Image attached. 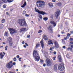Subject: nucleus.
<instances>
[{"mask_svg":"<svg viewBox=\"0 0 73 73\" xmlns=\"http://www.w3.org/2000/svg\"><path fill=\"white\" fill-rule=\"evenodd\" d=\"M33 57L35 58V59L36 61H38L40 60V58L38 55V52L36 50H34L33 52Z\"/></svg>","mask_w":73,"mask_h":73,"instance_id":"nucleus-1","label":"nucleus"},{"mask_svg":"<svg viewBox=\"0 0 73 73\" xmlns=\"http://www.w3.org/2000/svg\"><path fill=\"white\" fill-rule=\"evenodd\" d=\"M18 23L21 26H27V24L26 23V22L25 21V19H19L18 21Z\"/></svg>","mask_w":73,"mask_h":73,"instance_id":"nucleus-2","label":"nucleus"},{"mask_svg":"<svg viewBox=\"0 0 73 73\" xmlns=\"http://www.w3.org/2000/svg\"><path fill=\"white\" fill-rule=\"evenodd\" d=\"M45 4V2L42 1H38L36 3V5L39 8H44Z\"/></svg>","mask_w":73,"mask_h":73,"instance_id":"nucleus-3","label":"nucleus"},{"mask_svg":"<svg viewBox=\"0 0 73 73\" xmlns=\"http://www.w3.org/2000/svg\"><path fill=\"white\" fill-rule=\"evenodd\" d=\"M52 61L49 59H47L46 60V62L47 64V66H50L52 65Z\"/></svg>","mask_w":73,"mask_h":73,"instance_id":"nucleus-4","label":"nucleus"},{"mask_svg":"<svg viewBox=\"0 0 73 73\" xmlns=\"http://www.w3.org/2000/svg\"><path fill=\"white\" fill-rule=\"evenodd\" d=\"M35 11H36V12H38L39 14H41V15H44L46 14V13L42 11H40L39 10H38V9H37V8L35 7Z\"/></svg>","mask_w":73,"mask_h":73,"instance_id":"nucleus-5","label":"nucleus"},{"mask_svg":"<svg viewBox=\"0 0 73 73\" xmlns=\"http://www.w3.org/2000/svg\"><path fill=\"white\" fill-rule=\"evenodd\" d=\"M64 69H65V67L64 66V64H61L58 66V69L60 71L63 70Z\"/></svg>","mask_w":73,"mask_h":73,"instance_id":"nucleus-6","label":"nucleus"},{"mask_svg":"<svg viewBox=\"0 0 73 73\" xmlns=\"http://www.w3.org/2000/svg\"><path fill=\"white\" fill-rule=\"evenodd\" d=\"M9 30L11 35H13V33H17V30L13 29H9Z\"/></svg>","mask_w":73,"mask_h":73,"instance_id":"nucleus-7","label":"nucleus"},{"mask_svg":"<svg viewBox=\"0 0 73 73\" xmlns=\"http://www.w3.org/2000/svg\"><path fill=\"white\" fill-rule=\"evenodd\" d=\"M12 66H13L12 61H11L7 64V67L9 69H11V68H12Z\"/></svg>","mask_w":73,"mask_h":73,"instance_id":"nucleus-8","label":"nucleus"},{"mask_svg":"<svg viewBox=\"0 0 73 73\" xmlns=\"http://www.w3.org/2000/svg\"><path fill=\"white\" fill-rule=\"evenodd\" d=\"M60 10L55 12V16L56 17V19H58V17H59V15H60Z\"/></svg>","mask_w":73,"mask_h":73,"instance_id":"nucleus-9","label":"nucleus"},{"mask_svg":"<svg viewBox=\"0 0 73 73\" xmlns=\"http://www.w3.org/2000/svg\"><path fill=\"white\" fill-rule=\"evenodd\" d=\"M21 3L22 4H24L23 5L21 6L22 8H24V7H25L26 5H27V3L26 2H25V0H23L21 2Z\"/></svg>","mask_w":73,"mask_h":73,"instance_id":"nucleus-10","label":"nucleus"},{"mask_svg":"<svg viewBox=\"0 0 73 73\" xmlns=\"http://www.w3.org/2000/svg\"><path fill=\"white\" fill-rule=\"evenodd\" d=\"M50 23L51 24H52L54 27H55L56 26V23L53 21H50Z\"/></svg>","mask_w":73,"mask_h":73,"instance_id":"nucleus-11","label":"nucleus"},{"mask_svg":"<svg viewBox=\"0 0 73 73\" xmlns=\"http://www.w3.org/2000/svg\"><path fill=\"white\" fill-rule=\"evenodd\" d=\"M54 43L56 48H59L60 47L59 46V44H58V42H57L56 41H55L54 42Z\"/></svg>","mask_w":73,"mask_h":73,"instance_id":"nucleus-12","label":"nucleus"},{"mask_svg":"<svg viewBox=\"0 0 73 73\" xmlns=\"http://www.w3.org/2000/svg\"><path fill=\"white\" fill-rule=\"evenodd\" d=\"M3 3H7V0H0V6L2 5V4Z\"/></svg>","mask_w":73,"mask_h":73,"instance_id":"nucleus-13","label":"nucleus"},{"mask_svg":"<svg viewBox=\"0 0 73 73\" xmlns=\"http://www.w3.org/2000/svg\"><path fill=\"white\" fill-rule=\"evenodd\" d=\"M58 58L59 59V62H61L62 61V58H61V56L59 55L58 57Z\"/></svg>","mask_w":73,"mask_h":73,"instance_id":"nucleus-14","label":"nucleus"},{"mask_svg":"<svg viewBox=\"0 0 73 73\" xmlns=\"http://www.w3.org/2000/svg\"><path fill=\"white\" fill-rule=\"evenodd\" d=\"M48 45H50V44H52V45H53V43L52 42V41L51 40H50L48 42Z\"/></svg>","mask_w":73,"mask_h":73,"instance_id":"nucleus-15","label":"nucleus"},{"mask_svg":"<svg viewBox=\"0 0 73 73\" xmlns=\"http://www.w3.org/2000/svg\"><path fill=\"white\" fill-rule=\"evenodd\" d=\"M54 69L55 70H57V65L55 64L54 66Z\"/></svg>","mask_w":73,"mask_h":73,"instance_id":"nucleus-16","label":"nucleus"},{"mask_svg":"<svg viewBox=\"0 0 73 73\" xmlns=\"http://www.w3.org/2000/svg\"><path fill=\"white\" fill-rule=\"evenodd\" d=\"M43 38L44 40H48V38H47V36L46 35H44Z\"/></svg>","mask_w":73,"mask_h":73,"instance_id":"nucleus-17","label":"nucleus"},{"mask_svg":"<svg viewBox=\"0 0 73 73\" xmlns=\"http://www.w3.org/2000/svg\"><path fill=\"white\" fill-rule=\"evenodd\" d=\"M52 25H50L49 27V28L50 29V30L51 31V33L53 32V30H52Z\"/></svg>","mask_w":73,"mask_h":73,"instance_id":"nucleus-18","label":"nucleus"},{"mask_svg":"<svg viewBox=\"0 0 73 73\" xmlns=\"http://www.w3.org/2000/svg\"><path fill=\"white\" fill-rule=\"evenodd\" d=\"M40 43L41 44V46L42 48H44V43H43V42L41 41L40 42Z\"/></svg>","mask_w":73,"mask_h":73,"instance_id":"nucleus-19","label":"nucleus"},{"mask_svg":"<svg viewBox=\"0 0 73 73\" xmlns=\"http://www.w3.org/2000/svg\"><path fill=\"white\" fill-rule=\"evenodd\" d=\"M3 57H4V55H3L2 52L0 54V58H1V59H3Z\"/></svg>","mask_w":73,"mask_h":73,"instance_id":"nucleus-20","label":"nucleus"},{"mask_svg":"<svg viewBox=\"0 0 73 73\" xmlns=\"http://www.w3.org/2000/svg\"><path fill=\"white\" fill-rule=\"evenodd\" d=\"M12 44H13V42H12V41H9V45L10 46H12Z\"/></svg>","mask_w":73,"mask_h":73,"instance_id":"nucleus-21","label":"nucleus"},{"mask_svg":"<svg viewBox=\"0 0 73 73\" xmlns=\"http://www.w3.org/2000/svg\"><path fill=\"white\" fill-rule=\"evenodd\" d=\"M69 20L68 19L66 21L65 23L66 25H69Z\"/></svg>","mask_w":73,"mask_h":73,"instance_id":"nucleus-22","label":"nucleus"},{"mask_svg":"<svg viewBox=\"0 0 73 73\" xmlns=\"http://www.w3.org/2000/svg\"><path fill=\"white\" fill-rule=\"evenodd\" d=\"M12 38L11 37L8 38H7V40L9 41H9H12Z\"/></svg>","mask_w":73,"mask_h":73,"instance_id":"nucleus-23","label":"nucleus"},{"mask_svg":"<svg viewBox=\"0 0 73 73\" xmlns=\"http://www.w3.org/2000/svg\"><path fill=\"white\" fill-rule=\"evenodd\" d=\"M0 29H3V27H4V25L3 24H0Z\"/></svg>","mask_w":73,"mask_h":73,"instance_id":"nucleus-24","label":"nucleus"},{"mask_svg":"<svg viewBox=\"0 0 73 73\" xmlns=\"http://www.w3.org/2000/svg\"><path fill=\"white\" fill-rule=\"evenodd\" d=\"M48 5L50 7H53V4L52 3H49L48 4Z\"/></svg>","mask_w":73,"mask_h":73,"instance_id":"nucleus-25","label":"nucleus"},{"mask_svg":"<svg viewBox=\"0 0 73 73\" xmlns=\"http://www.w3.org/2000/svg\"><path fill=\"white\" fill-rule=\"evenodd\" d=\"M27 31V28H23L21 29V31Z\"/></svg>","mask_w":73,"mask_h":73,"instance_id":"nucleus-26","label":"nucleus"},{"mask_svg":"<svg viewBox=\"0 0 73 73\" xmlns=\"http://www.w3.org/2000/svg\"><path fill=\"white\" fill-rule=\"evenodd\" d=\"M8 32L7 31H5V36H8Z\"/></svg>","mask_w":73,"mask_h":73,"instance_id":"nucleus-27","label":"nucleus"},{"mask_svg":"<svg viewBox=\"0 0 73 73\" xmlns=\"http://www.w3.org/2000/svg\"><path fill=\"white\" fill-rule=\"evenodd\" d=\"M48 18L47 17H45L43 18V20L44 21H47V20H48Z\"/></svg>","mask_w":73,"mask_h":73,"instance_id":"nucleus-28","label":"nucleus"},{"mask_svg":"<svg viewBox=\"0 0 73 73\" xmlns=\"http://www.w3.org/2000/svg\"><path fill=\"white\" fill-rule=\"evenodd\" d=\"M13 60L14 61L16 62L17 61V59H16V57H14V58L13 59Z\"/></svg>","mask_w":73,"mask_h":73,"instance_id":"nucleus-29","label":"nucleus"},{"mask_svg":"<svg viewBox=\"0 0 73 73\" xmlns=\"http://www.w3.org/2000/svg\"><path fill=\"white\" fill-rule=\"evenodd\" d=\"M1 22H2V23H5V19H3L2 20Z\"/></svg>","mask_w":73,"mask_h":73,"instance_id":"nucleus-30","label":"nucleus"},{"mask_svg":"<svg viewBox=\"0 0 73 73\" xmlns=\"http://www.w3.org/2000/svg\"><path fill=\"white\" fill-rule=\"evenodd\" d=\"M62 42L63 44H65V42L64 41V39H62Z\"/></svg>","mask_w":73,"mask_h":73,"instance_id":"nucleus-31","label":"nucleus"},{"mask_svg":"<svg viewBox=\"0 0 73 73\" xmlns=\"http://www.w3.org/2000/svg\"><path fill=\"white\" fill-rule=\"evenodd\" d=\"M39 17L40 19H42V16L41 15H39Z\"/></svg>","mask_w":73,"mask_h":73,"instance_id":"nucleus-32","label":"nucleus"},{"mask_svg":"<svg viewBox=\"0 0 73 73\" xmlns=\"http://www.w3.org/2000/svg\"><path fill=\"white\" fill-rule=\"evenodd\" d=\"M66 56L67 58H70V56H69V54H67L66 55Z\"/></svg>","mask_w":73,"mask_h":73,"instance_id":"nucleus-33","label":"nucleus"},{"mask_svg":"<svg viewBox=\"0 0 73 73\" xmlns=\"http://www.w3.org/2000/svg\"><path fill=\"white\" fill-rule=\"evenodd\" d=\"M40 62H41L42 64H43V63H44V60L40 59Z\"/></svg>","mask_w":73,"mask_h":73,"instance_id":"nucleus-34","label":"nucleus"},{"mask_svg":"<svg viewBox=\"0 0 73 73\" xmlns=\"http://www.w3.org/2000/svg\"><path fill=\"white\" fill-rule=\"evenodd\" d=\"M42 32V31L41 30H40L38 32V33H41Z\"/></svg>","mask_w":73,"mask_h":73,"instance_id":"nucleus-35","label":"nucleus"},{"mask_svg":"<svg viewBox=\"0 0 73 73\" xmlns=\"http://www.w3.org/2000/svg\"><path fill=\"white\" fill-rule=\"evenodd\" d=\"M8 2H9V3H11V2H12V1H11V0H7Z\"/></svg>","mask_w":73,"mask_h":73,"instance_id":"nucleus-36","label":"nucleus"},{"mask_svg":"<svg viewBox=\"0 0 73 73\" xmlns=\"http://www.w3.org/2000/svg\"><path fill=\"white\" fill-rule=\"evenodd\" d=\"M8 48V46H7L5 47V50H7V49Z\"/></svg>","mask_w":73,"mask_h":73,"instance_id":"nucleus-37","label":"nucleus"},{"mask_svg":"<svg viewBox=\"0 0 73 73\" xmlns=\"http://www.w3.org/2000/svg\"><path fill=\"white\" fill-rule=\"evenodd\" d=\"M26 13V11H24L23 12V14H24Z\"/></svg>","mask_w":73,"mask_h":73,"instance_id":"nucleus-38","label":"nucleus"},{"mask_svg":"<svg viewBox=\"0 0 73 73\" xmlns=\"http://www.w3.org/2000/svg\"><path fill=\"white\" fill-rule=\"evenodd\" d=\"M29 15L27 14H25V16L26 17H29Z\"/></svg>","mask_w":73,"mask_h":73,"instance_id":"nucleus-39","label":"nucleus"},{"mask_svg":"<svg viewBox=\"0 0 73 73\" xmlns=\"http://www.w3.org/2000/svg\"><path fill=\"white\" fill-rule=\"evenodd\" d=\"M67 36L68 37V36H70V34L69 33H68V34H67Z\"/></svg>","mask_w":73,"mask_h":73,"instance_id":"nucleus-40","label":"nucleus"},{"mask_svg":"<svg viewBox=\"0 0 73 73\" xmlns=\"http://www.w3.org/2000/svg\"><path fill=\"white\" fill-rule=\"evenodd\" d=\"M56 58V57H54L52 58L54 60V61H55V59Z\"/></svg>","mask_w":73,"mask_h":73,"instance_id":"nucleus-41","label":"nucleus"},{"mask_svg":"<svg viewBox=\"0 0 73 73\" xmlns=\"http://www.w3.org/2000/svg\"><path fill=\"white\" fill-rule=\"evenodd\" d=\"M38 46H39V44H37L36 46V48H37Z\"/></svg>","mask_w":73,"mask_h":73,"instance_id":"nucleus-42","label":"nucleus"},{"mask_svg":"<svg viewBox=\"0 0 73 73\" xmlns=\"http://www.w3.org/2000/svg\"><path fill=\"white\" fill-rule=\"evenodd\" d=\"M17 58H20V56L19 55H18L17 56Z\"/></svg>","mask_w":73,"mask_h":73,"instance_id":"nucleus-43","label":"nucleus"},{"mask_svg":"<svg viewBox=\"0 0 73 73\" xmlns=\"http://www.w3.org/2000/svg\"><path fill=\"white\" fill-rule=\"evenodd\" d=\"M70 41H73V39L72 38H70Z\"/></svg>","mask_w":73,"mask_h":73,"instance_id":"nucleus-44","label":"nucleus"},{"mask_svg":"<svg viewBox=\"0 0 73 73\" xmlns=\"http://www.w3.org/2000/svg\"><path fill=\"white\" fill-rule=\"evenodd\" d=\"M3 7L4 8H6V6H5V5H3Z\"/></svg>","mask_w":73,"mask_h":73,"instance_id":"nucleus-45","label":"nucleus"},{"mask_svg":"<svg viewBox=\"0 0 73 73\" xmlns=\"http://www.w3.org/2000/svg\"><path fill=\"white\" fill-rule=\"evenodd\" d=\"M58 4V5H59V6H61V3H59Z\"/></svg>","mask_w":73,"mask_h":73,"instance_id":"nucleus-46","label":"nucleus"},{"mask_svg":"<svg viewBox=\"0 0 73 73\" xmlns=\"http://www.w3.org/2000/svg\"><path fill=\"white\" fill-rule=\"evenodd\" d=\"M70 34H73V32L72 31H71L70 32Z\"/></svg>","mask_w":73,"mask_h":73,"instance_id":"nucleus-47","label":"nucleus"},{"mask_svg":"<svg viewBox=\"0 0 73 73\" xmlns=\"http://www.w3.org/2000/svg\"><path fill=\"white\" fill-rule=\"evenodd\" d=\"M64 49H66V47L65 46H64L62 47Z\"/></svg>","mask_w":73,"mask_h":73,"instance_id":"nucleus-48","label":"nucleus"},{"mask_svg":"<svg viewBox=\"0 0 73 73\" xmlns=\"http://www.w3.org/2000/svg\"><path fill=\"white\" fill-rule=\"evenodd\" d=\"M52 47L50 48V50H52V51H53V50H52Z\"/></svg>","mask_w":73,"mask_h":73,"instance_id":"nucleus-49","label":"nucleus"},{"mask_svg":"<svg viewBox=\"0 0 73 73\" xmlns=\"http://www.w3.org/2000/svg\"><path fill=\"white\" fill-rule=\"evenodd\" d=\"M27 37L28 38H30V35H28Z\"/></svg>","mask_w":73,"mask_h":73,"instance_id":"nucleus-50","label":"nucleus"},{"mask_svg":"<svg viewBox=\"0 0 73 73\" xmlns=\"http://www.w3.org/2000/svg\"><path fill=\"white\" fill-rule=\"evenodd\" d=\"M43 66L45 67V66H46V64H43Z\"/></svg>","mask_w":73,"mask_h":73,"instance_id":"nucleus-51","label":"nucleus"},{"mask_svg":"<svg viewBox=\"0 0 73 73\" xmlns=\"http://www.w3.org/2000/svg\"><path fill=\"white\" fill-rule=\"evenodd\" d=\"M25 44L26 45V46H28V44L27 43H25Z\"/></svg>","mask_w":73,"mask_h":73,"instance_id":"nucleus-52","label":"nucleus"},{"mask_svg":"<svg viewBox=\"0 0 73 73\" xmlns=\"http://www.w3.org/2000/svg\"><path fill=\"white\" fill-rule=\"evenodd\" d=\"M53 53L54 54H56V52L54 51V52Z\"/></svg>","mask_w":73,"mask_h":73,"instance_id":"nucleus-53","label":"nucleus"},{"mask_svg":"<svg viewBox=\"0 0 73 73\" xmlns=\"http://www.w3.org/2000/svg\"><path fill=\"white\" fill-rule=\"evenodd\" d=\"M13 65H16V63L15 62H14L13 64Z\"/></svg>","mask_w":73,"mask_h":73,"instance_id":"nucleus-54","label":"nucleus"},{"mask_svg":"<svg viewBox=\"0 0 73 73\" xmlns=\"http://www.w3.org/2000/svg\"><path fill=\"white\" fill-rule=\"evenodd\" d=\"M6 15H9V13L8 12H6Z\"/></svg>","mask_w":73,"mask_h":73,"instance_id":"nucleus-55","label":"nucleus"},{"mask_svg":"<svg viewBox=\"0 0 73 73\" xmlns=\"http://www.w3.org/2000/svg\"><path fill=\"white\" fill-rule=\"evenodd\" d=\"M70 44H73V42H70Z\"/></svg>","mask_w":73,"mask_h":73,"instance_id":"nucleus-56","label":"nucleus"},{"mask_svg":"<svg viewBox=\"0 0 73 73\" xmlns=\"http://www.w3.org/2000/svg\"><path fill=\"white\" fill-rule=\"evenodd\" d=\"M52 1L53 2H56V0H52Z\"/></svg>","mask_w":73,"mask_h":73,"instance_id":"nucleus-57","label":"nucleus"},{"mask_svg":"<svg viewBox=\"0 0 73 73\" xmlns=\"http://www.w3.org/2000/svg\"><path fill=\"white\" fill-rule=\"evenodd\" d=\"M70 47H69V48L67 49V50H70Z\"/></svg>","mask_w":73,"mask_h":73,"instance_id":"nucleus-58","label":"nucleus"},{"mask_svg":"<svg viewBox=\"0 0 73 73\" xmlns=\"http://www.w3.org/2000/svg\"><path fill=\"white\" fill-rule=\"evenodd\" d=\"M70 50H71V51L72 50V48L70 47Z\"/></svg>","mask_w":73,"mask_h":73,"instance_id":"nucleus-59","label":"nucleus"},{"mask_svg":"<svg viewBox=\"0 0 73 73\" xmlns=\"http://www.w3.org/2000/svg\"><path fill=\"white\" fill-rule=\"evenodd\" d=\"M22 44H24V41H23L22 42Z\"/></svg>","mask_w":73,"mask_h":73,"instance_id":"nucleus-60","label":"nucleus"},{"mask_svg":"<svg viewBox=\"0 0 73 73\" xmlns=\"http://www.w3.org/2000/svg\"><path fill=\"white\" fill-rule=\"evenodd\" d=\"M3 44H4V45H5V43L4 42H3Z\"/></svg>","mask_w":73,"mask_h":73,"instance_id":"nucleus-61","label":"nucleus"},{"mask_svg":"<svg viewBox=\"0 0 73 73\" xmlns=\"http://www.w3.org/2000/svg\"><path fill=\"white\" fill-rule=\"evenodd\" d=\"M61 33H62V34H64V32H61Z\"/></svg>","mask_w":73,"mask_h":73,"instance_id":"nucleus-62","label":"nucleus"},{"mask_svg":"<svg viewBox=\"0 0 73 73\" xmlns=\"http://www.w3.org/2000/svg\"><path fill=\"white\" fill-rule=\"evenodd\" d=\"M58 37H60V35H58Z\"/></svg>","mask_w":73,"mask_h":73,"instance_id":"nucleus-63","label":"nucleus"},{"mask_svg":"<svg viewBox=\"0 0 73 73\" xmlns=\"http://www.w3.org/2000/svg\"><path fill=\"white\" fill-rule=\"evenodd\" d=\"M71 46V48H73V45H72Z\"/></svg>","mask_w":73,"mask_h":73,"instance_id":"nucleus-64","label":"nucleus"}]
</instances>
